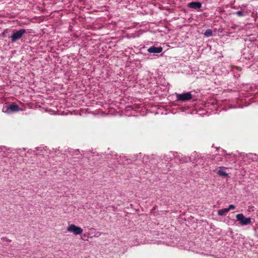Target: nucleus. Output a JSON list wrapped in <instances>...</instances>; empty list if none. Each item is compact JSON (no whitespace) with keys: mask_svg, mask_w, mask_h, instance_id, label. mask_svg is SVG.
I'll use <instances>...</instances> for the list:
<instances>
[{"mask_svg":"<svg viewBox=\"0 0 258 258\" xmlns=\"http://www.w3.org/2000/svg\"><path fill=\"white\" fill-rule=\"evenodd\" d=\"M188 6L189 8H191V9H200L201 8L202 4L200 2H193L189 3L188 4Z\"/></svg>","mask_w":258,"mask_h":258,"instance_id":"nucleus-8","label":"nucleus"},{"mask_svg":"<svg viewBox=\"0 0 258 258\" xmlns=\"http://www.w3.org/2000/svg\"><path fill=\"white\" fill-rule=\"evenodd\" d=\"M235 14L239 17L244 16L245 15L241 11H238L235 12Z\"/></svg>","mask_w":258,"mask_h":258,"instance_id":"nucleus-12","label":"nucleus"},{"mask_svg":"<svg viewBox=\"0 0 258 258\" xmlns=\"http://www.w3.org/2000/svg\"><path fill=\"white\" fill-rule=\"evenodd\" d=\"M176 100L180 101H186L192 98V95L190 92L181 94H176Z\"/></svg>","mask_w":258,"mask_h":258,"instance_id":"nucleus-3","label":"nucleus"},{"mask_svg":"<svg viewBox=\"0 0 258 258\" xmlns=\"http://www.w3.org/2000/svg\"><path fill=\"white\" fill-rule=\"evenodd\" d=\"M204 35L206 37H210L212 36L213 32L210 29H207L204 32Z\"/></svg>","mask_w":258,"mask_h":258,"instance_id":"nucleus-10","label":"nucleus"},{"mask_svg":"<svg viewBox=\"0 0 258 258\" xmlns=\"http://www.w3.org/2000/svg\"><path fill=\"white\" fill-rule=\"evenodd\" d=\"M26 32V30L24 29H21L14 32L10 36L12 42H16L20 39Z\"/></svg>","mask_w":258,"mask_h":258,"instance_id":"nucleus-2","label":"nucleus"},{"mask_svg":"<svg viewBox=\"0 0 258 258\" xmlns=\"http://www.w3.org/2000/svg\"><path fill=\"white\" fill-rule=\"evenodd\" d=\"M235 208V207L233 205H230L229 206V207L227 208H226L225 211H229L230 210L234 209Z\"/></svg>","mask_w":258,"mask_h":258,"instance_id":"nucleus-13","label":"nucleus"},{"mask_svg":"<svg viewBox=\"0 0 258 258\" xmlns=\"http://www.w3.org/2000/svg\"><path fill=\"white\" fill-rule=\"evenodd\" d=\"M198 156L197 153H193L189 157L183 156V155H181V157H179V160L181 162H186L189 161L192 162L193 163H196L197 162L196 156Z\"/></svg>","mask_w":258,"mask_h":258,"instance_id":"nucleus-6","label":"nucleus"},{"mask_svg":"<svg viewBox=\"0 0 258 258\" xmlns=\"http://www.w3.org/2000/svg\"><path fill=\"white\" fill-rule=\"evenodd\" d=\"M225 209H226V208L219 210L218 211V215H219V216H224V215H225L226 213H227V212H229V211H225Z\"/></svg>","mask_w":258,"mask_h":258,"instance_id":"nucleus-11","label":"nucleus"},{"mask_svg":"<svg viewBox=\"0 0 258 258\" xmlns=\"http://www.w3.org/2000/svg\"><path fill=\"white\" fill-rule=\"evenodd\" d=\"M218 174L223 177H227L228 176V174L223 169H220L217 171Z\"/></svg>","mask_w":258,"mask_h":258,"instance_id":"nucleus-9","label":"nucleus"},{"mask_svg":"<svg viewBox=\"0 0 258 258\" xmlns=\"http://www.w3.org/2000/svg\"><path fill=\"white\" fill-rule=\"evenodd\" d=\"M21 110L19 106L13 103L9 106L4 107L3 111L5 112L10 113L11 112H16Z\"/></svg>","mask_w":258,"mask_h":258,"instance_id":"nucleus-5","label":"nucleus"},{"mask_svg":"<svg viewBox=\"0 0 258 258\" xmlns=\"http://www.w3.org/2000/svg\"><path fill=\"white\" fill-rule=\"evenodd\" d=\"M163 48L162 47H157L154 46L149 48L147 50L148 52L153 53H159L161 52Z\"/></svg>","mask_w":258,"mask_h":258,"instance_id":"nucleus-7","label":"nucleus"},{"mask_svg":"<svg viewBox=\"0 0 258 258\" xmlns=\"http://www.w3.org/2000/svg\"><path fill=\"white\" fill-rule=\"evenodd\" d=\"M67 230L68 232L72 233L76 235L81 234L83 232V229L80 227L77 226L73 224H70L67 227Z\"/></svg>","mask_w":258,"mask_h":258,"instance_id":"nucleus-1","label":"nucleus"},{"mask_svg":"<svg viewBox=\"0 0 258 258\" xmlns=\"http://www.w3.org/2000/svg\"><path fill=\"white\" fill-rule=\"evenodd\" d=\"M101 235V233L99 232H97L94 235V236L95 237H99V236Z\"/></svg>","mask_w":258,"mask_h":258,"instance_id":"nucleus-14","label":"nucleus"},{"mask_svg":"<svg viewBox=\"0 0 258 258\" xmlns=\"http://www.w3.org/2000/svg\"><path fill=\"white\" fill-rule=\"evenodd\" d=\"M236 218L242 225H247L251 223V218L245 217L243 214H237Z\"/></svg>","mask_w":258,"mask_h":258,"instance_id":"nucleus-4","label":"nucleus"}]
</instances>
